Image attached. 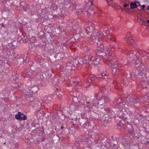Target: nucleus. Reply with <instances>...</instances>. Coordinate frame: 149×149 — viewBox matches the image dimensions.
Segmentation results:
<instances>
[{
	"instance_id": "nucleus-1",
	"label": "nucleus",
	"mask_w": 149,
	"mask_h": 149,
	"mask_svg": "<svg viewBox=\"0 0 149 149\" xmlns=\"http://www.w3.org/2000/svg\"><path fill=\"white\" fill-rule=\"evenodd\" d=\"M86 25V26H84V29L87 34H89L87 36L88 38L91 37V36H92L93 33H94V36L97 35L100 37H103L106 35L108 37V38L111 40L115 41V36L112 35H110L109 32L107 30V27L105 28L104 31L101 29L100 33L98 32L97 30L93 28V25L91 22H88Z\"/></svg>"
},
{
	"instance_id": "nucleus-2",
	"label": "nucleus",
	"mask_w": 149,
	"mask_h": 149,
	"mask_svg": "<svg viewBox=\"0 0 149 149\" xmlns=\"http://www.w3.org/2000/svg\"><path fill=\"white\" fill-rule=\"evenodd\" d=\"M99 95H100L99 93H97L93 99L87 98L85 100L84 104L85 107L89 109L88 111H90L94 106L97 105L100 103L106 104L109 101L110 98L108 96L102 95L100 98H98Z\"/></svg>"
},
{
	"instance_id": "nucleus-3",
	"label": "nucleus",
	"mask_w": 149,
	"mask_h": 149,
	"mask_svg": "<svg viewBox=\"0 0 149 149\" xmlns=\"http://www.w3.org/2000/svg\"><path fill=\"white\" fill-rule=\"evenodd\" d=\"M112 50L110 47L106 49V52H104L101 50H99L96 53V56L92 57L90 58L91 64H93L95 65L99 63L100 60L103 59L104 62H105V61L108 59H111L112 57L110 56V54L109 55V52ZM113 51V50H111Z\"/></svg>"
},
{
	"instance_id": "nucleus-4",
	"label": "nucleus",
	"mask_w": 149,
	"mask_h": 149,
	"mask_svg": "<svg viewBox=\"0 0 149 149\" xmlns=\"http://www.w3.org/2000/svg\"><path fill=\"white\" fill-rule=\"evenodd\" d=\"M117 61L115 59H112V57L111 59H108L107 61H105V62L109 66L113 68L112 70L113 74H118L119 70L121 69H123L122 68L119 66H116V65H114L113 64L112 62L114 63Z\"/></svg>"
},
{
	"instance_id": "nucleus-5",
	"label": "nucleus",
	"mask_w": 149,
	"mask_h": 149,
	"mask_svg": "<svg viewBox=\"0 0 149 149\" xmlns=\"http://www.w3.org/2000/svg\"><path fill=\"white\" fill-rule=\"evenodd\" d=\"M121 101V99L120 98H118L114 101V103L116 105L115 106V108H118L119 110L122 111L124 109L125 110L124 108L125 106L124 105V103H122Z\"/></svg>"
},
{
	"instance_id": "nucleus-6",
	"label": "nucleus",
	"mask_w": 149,
	"mask_h": 149,
	"mask_svg": "<svg viewBox=\"0 0 149 149\" xmlns=\"http://www.w3.org/2000/svg\"><path fill=\"white\" fill-rule=\"evenodd\" d=\"M139 56V54L137 53L136 51H132L131 52V53L129 54L130 57V60H129L130 62L129 63H133L134 60H135V58H136V60H140V57Z\"/></svg>"
},
{
	"instance_id": "nucleus-7",
	"label": "nucleus",
	"mask_w": 149,
	"mask_h": 149,
	"mask_svg": "<svg viewBox=\"0 0 149 149\" xmlns=\"http://www.w3.org/2000/svg\"><path fill=\"white\" fill-rule=\"evenodd\" d=\"M74 63L77 65L79 64H90V59L88 58V57H85V58L83 59L82 58H79V59H76L73 61Z\"/></svg>"
},
{
	"instance_id": "nucleus-8",
	"label": "nucleus",
	"mask_w": 149,
	"mask_h": 149,
	"mask_svg": "<svg viewBox=\"0 0 149 149\" xmlns=\"http://www.w3.org/2000/svg\"><path fill=\"white\" fill-rule=\"evenodd\" d=\"M128 98V97L126 98V101L127 103V104L131 107H134L135 108V104L139 102V99H132L129 100Z\"/></svg>"
},
{
	"instance_id": "nucleus-9",
	"label": "nucleus",
	"mask_w": 149,
	"mask_h": 149,
	"mask_svg": "<svg viewBox=\"0 0 149 149\" xmlns=\"http://www.w3.org/2000/svg\"><path fill=\"white\" fill-rule=\"evenodd\" d=\"M65 4H66L64 6V8L71 9H75L77 8L76 4L74 3H72L71 1H70L69 3L67 2V3H65Z\"/></svg>"
},
{
	"instance_id": "nucleus-10",
	"label": "nucleus",
	"mask_w": 149,
	"mask_h": 149,
	"mask_svg": "<svg viewBox=\"0 0 149 149\" xmlns=\"http://www.w3.org/2000/svg\"><path fill=\"white\" fill-rule=\"evenodd\" d=\"M136 68L137 70H138L139 71L141 72V73L139 74V75H142V70L143 69L145 68V65H144L143 64L141 63V61H139V62L137 63L136 65Z\"/></svg>"
},
{
	"instance_id": "nucleus-11",
	"label": "nucleus",
	"mask_w": 149,
	"mask_h": 149,
	"mask_svg": "<svg viewBox=\"0 0 149 149\" xmlns=\"http://www.w3.org/2000/svg\"><path fill=\"white\" fill-rule=\"evenodd\" d=\"M36 72H34L32 73L30 71L26 70L23 74V76L25 77H34L36 75Z\"/></svg>"
},
{
	"instance_id": "nucleus-12",
	"label": "nucleus",
	"mask_w": 149,
	"mask_h": 149,
	"mask_svg": "<svg viewBox=\"0 0 149 149\" xmlns=\"http://www.w3.org/2000/svg\"><path fill=\"white\" fill-rule=\"evenodd\" d=\"M137 22L139 23L141 25L144 24L145 22V21L143 18L142 15L139 14L137 16Z\"/></svg>"
},
{
	"instance_id": "nucleus-13",
	"label": "nucleus",
	"mask_w": 149,
	"mask_h": 149,
	"mask_svg": "<svg viewBox=\"0 0 149 149\" xmlns=\"http://www.w3.org/2000/svg\"><path fill=\"white\" fill-rule=\"evenodd\" d=\"M102 38L100 37H97L95 39V41L97 43V46L99 47H100L101 48H102Z\"/></svg>"
},
{
	"instance_id": "nucleus-14",
	"label": "nucleus",
	"mask_w": 149,
	"mask_h": 149,
	"mask_svg": "<svg viewBox=\"0 0 149 149\" xmlns=\"http://www.w3.org/2000/svg\"><path fill=\"white\" fill-rule=\"evenodd\" d=\"M127 38L126 40V41L128 43H130L131 45L135 46V43L134 40L132 39V38L130 36H128L127 37Z\"/></svg>"
},
{
	"instance_id": "nucleus-15",
	"label": "nucleus",
	"mask_w": 149,
	"mask_h": 149,
	"mask_svg": "<svg viewBox=\"0 0 149 149\" xmlns=\"http://www.w3.org/2000/svg\"><path fill=\"white\" fill-rule=\"evenodd\" d=\"M84 50H85V54L88 55L90 54L93 51V50L90 49V48L87 47H86L84 48Z\"/></svg>"
},
{
	"instance_id": "nucleus-16",
	"label": "nucleus",
	"mask_w": 149,
	"mask_h": 149,
	"mask_svg": "<svg viewBox=\"0 0 149 149\" xmlns=\"http://www.w3.org/2000/svg\"><path fill=\"white\" fill-rule=\"evenodd\" d=\"M60 11H61V13H59L58 14L59 16L61 17L60 18L62 19L64 16L66 15L65 13V10H60Z\"/></svg>"
},
{
	"instance_id": "nucleus-17",
	"label": "nucleus",
	"mask_w": 149,
	"mask_h": 149,
	"mask_svg": "<svg viewBox=\"0 0 149 149\" xmlns=\"http://www.w3.org/2000/svg\"><path fill=\"white\" fill-rule=\"evenodd\" d=\"M91 123H90V122H87L84 123L83 125L84 126V127L88 129L89 128H91L92 127V125L91 124Z\"/></svg>"
},
{
	"instance_id": "nucleus-18",
	"label": "nucleus",
	"mask_w": 149,
	"mask_h": 149,
	"mask_svg": "<svg viewBox=\"0 0 149 149\" xmlns=\"http://www.w3.org/2000/svg\"><path fill=\"white\" fill-rule=\"evenodd\" d=\"M101 76L102 77H100V78L102 77L104 79H107L108 78V76L107 75V72L106 71H105V72L102 73L101 74Z\"/></svg>"
},
{
	"instance_id": "nucleus-19",
	"label": "nucleus",
	"mask_w": 149,
	"mask_h": 149,
	"mask_svg": "<svg viewBox=\"0 0 149 149\" xmlns=\"http://www.w3.org/2000/svg\"><path fill=\"white\" fill-rule=\"evenodd\" d=\"M130 6L131 8L133 9L134 8H136L137 7V6L136 4V2H131L130 3Z\"/></svg>"
},
{
	"instance_id": "nucleus-20",
	"label": "nucleus",
	"mask_w": 149,
	"mask_h": 149,
	"mask_svg": "<svg viewBox=\"0 0 149 149\" xmlns=\"http://www.w3.org/2000/svg\"><path fill=\"white\" fill-rule=\"evenodd\" d=\"M38 36L40 39L44 38L45 37V35L42 32H40L38 34Z\"/></svg>"
},
{
	"instance_id": "nucleus-21",
	"label": "nucleus",
	"mask_w": 149,
	"mask_h": 149,
	"mask_svg": "<svg viewBox=\"0 0 149 149\" xmlns=\"http://www.w3.org/2000/svg\"><path fill=\"white\" fill-rule=\"evenodd\" d=\"M105 87V86L104 85H102V86H100V91L101 92H104V91L106 89Z\"/></svg>"
},
{
	"instance_id": "nucleus-22",
	"label": "nucleus",
	"mask_w": 149,
	"mask_h": 149,
	"mask_svg": "<svg viewBox=\"0 0 149 149\" xmlns=\"http://www.w3.org/2000/svg\"><path fill=\"white\" fill-rule=\"evenodd\" d=\"M108 113L109 116V118H115L118 117V116H115L114 113H110L109 112Z\"/></svg>"
},
{
	"instance_id": "nucleus-23",
	"label": "nucleus",
	"mask_w": 149,
	"mask_h": 149,
	"mask_svg": "<svg viewBox=\"0 0 149 149\" xmlns=\"http://www.w3.org/2000/svg\"><path fill=\"white\" fill-rule=\"evenodd\" d=\"M74 38L76 41L80 40V38H79L80 35L78 34H76L74 36Z\"/></svg>"
},
{
	"instance_id": "nucleus-24",
	"label": "nucleus",
	"mask_w": 149,
	"mask_h": 149,
	"mask_svg": "<svg viewBox=\"0 0 149 149\" xmlns=\"http://www.w3.org/2000/svg\"><path fill=\"white\" fill-rule=\"evenodd\" d=\"M36 40V38L34 36L32 37L30 39L29 41L31 42L34 43Z\"/></svg>"
},
{
	"instance_id": "nucleus-25",
	"label": "nucleus",
	"mask_w": 149,
	"mask_h": 149,
	"mask_svg": "<svg viewBox=\"0 0 149 149\" xmlns=\"http://www.w3.org/2000/svg\"><path fill=\"white\" fill-rule=\"evenodd\" d=\"M95 79V77L93 75H91L89 77L88 79L90 80L91 81H93Z\"/></svg>"
},
{
	"instance_id": "nucleus-26",
	"label": "nucleus",
	"mask_w": 149,
	"mask_h": 149,
	"mask_svg": "<svg viewBox=\"0 0 149 149\" xmlns=\"http://www.w3.org/2000/svg\"><path fill=\"white\" fill-rule=\"evenodd\" d=\"M133 10H122V11H125L131 14H132Z\"/></svg>"
},
{
	"instance_id": "nucleus-27",
	"label": "nucleus",
	"mask_w": 149,
	"mask_h": 149,
	"mask_svg": "<svg viewBox=\"0 0 149 149\" xmlns=\"http://www.w3.org/2000/svg\"><path fill=\"white\" fill-rule=\"evenodd\" d=\"M87 116V115L84 113H82L81 115L82 118L84 119H87L88 118Z\"/></svg>"
},
{
	"instance_id": "nucleus-28",
	"label": "nucleus",
	"mask_w": 149,
	"mask_h": 149,
	"mask_svg": "<svg viewBox=\"0 0 149 149\" xmlns=\"http://www.w3.org/2000/svg\"><path fill=\"white\" fill-rule=\"evenodd\" d=\"M20 114H16L15 115V118L16 119L20 120L21 119V117L20 116Z\"/></svg>"
},
{
	"instance_id": "nucleus-29",
	"label": "nucleus",
	"mask_w": 149,
	"mask_h": 149,
	"mask_svg": "<svg viewBox=\"0 0 149 149\" xmlns=\"http://www.w3.org/2000/svg\"><path fill=\"white\" fill-rule=\"evenodd\" d=\"M49 97L48 96H46L43 99V100L45 103L47 102V100L48 99Z\"/></svg>"
},
{
	"instance_id": "nucleus-30",
	"label": "nucleus",
	"mask_w": 149,
	"mask_h": 149,
	"mask_svg": "<svg viewBox=\"0 0 149 149\" xmlns=\"http://www.w3.org/2000/svg\"><path fill=\"white\" fill-rule=\"evenodd\" d=\"M104 111H105L106 112L109 113L110 112V110L109 109H108L107 108H105L104 109Z\"/></svg>"
},
{
	"instance_id": "nucleus-31",
	"label": "nucleus",
	"mask_w": 149,
	"mask_h": 149,
	"mask_svg": "<svg viewBox=\"0 0 149 149\" xmlns=\"http://www.w3.org/2000/svg\"><path fill=\"white\" fill-rule=\"evenodd\" d=\"M10 52H12V54H11V53H10L9 55H10L11 56H15V54H14L15 52L13 50H12V49L11 50Z\"/></svg>"
},
{
	"instance_id": "nucleus-32",
	"label": "nucleus",
	"mask_w": 149,
	"mask_h": 149,
	"mask_svg": "<svg viewBox=\"0 0 149 149\" xmlns=\"http://www.w3.org/2000/svg\"><path fill=\"white\" fill-rule=\"evenodd\" d=\"M27 118L26 116V115H24L23 117L21 118V120H26Z\"/></svg>"
},
{
	"instance_id": "nucleus-33",
	"label": "nucleus",
	"mask_w": 149,
	"mask_h": 149,
	"mask_svg": "<svg viewBox=\"0 0 149 149\" xmlns=\"http://www.w3.org/2000/svg\"><path fill=\"white\" fill-rule=\"evenodd\" d=\"M123 6L125 8H127V7H129V4H125Z\"/></svg>"
},
{
	"instance_id": "nucleus-34",
	"label": "nucleus",
	"mask_w": 149,
	"mask_h": 149,
	"mask_svg": "<svg viewBox=\"0 0 149 149\" xmlns=\"http://www.w3.org/2000/svg\"><path fill=\"white\" fill-rule=\"evenodd\" d=\"M18 113L19 114H20V115L19 116H20L21 117V118H22L21 117L22 116H23V115H24L23 113H22L21 112H18Z\"/></svg>"
},
{
	"instance_id": "nucleus-35",
	"label": "nucleus",
	"mask_w": 149,
	"mask_h": 149,
	"mask_svg": "<svg viewBox=\"0 0 149 149\" xmlns=\"http://www.w3.org/2000/svg\"><path fill=\"white\" fill-rule=\"evenodd\" d=\"M74 84L76 85L79 84V82L78 81H75L74 82Z\"/></svg>"
},
{
	"instance_id": "nucleus-36",
	"label": "nucleus",
	"mask_w": 149,
	"mask_h": 149,
	"mask_svg": "<svg viewBox=\"0 0 149 149\" xmlns=\"http://www.w3.org/2000/svg\"><path fill=\"white\" fill-rule=\"evenodd\" d=\"M129 127H131V132H132V130H133V128L132 127L131 125H129Z\"/></svg>"
},
{
	"instance_id": "nucleus-37",
	"label": "nucleus",
	"mask_w": 149,
	"mask_h": 149,
	"mask_svg": "<svg viewBox=\"0 0 149 149\" xmlns=\"http://www.w3.org/2000/svg\"><path fill=\"white\" fill-rule=\"evenodd\" d=\"M145 7V6L144 5H143L141 6V9H144Z\"/></svg>"
},
{
	"instance_id": "nucleus-38",
	"label": "nucleus",
	"mask_w": 149,
	"mask_h": 149,
	"mask_svg": "<svg viewBox=\"0 0 149 149\" xmlns=\"http://www.w3.org/2000/svg\"><path fill=\"white\" fill-rule=\"evenodd\" d=\"M89 10H87V11H86V12H87V13H89H89H90V11H91V12H92L93 11V10H90V11H88Z\"/></svg>"
},
{
	"instance_id": "nucleus-39",
	"label": "nucleus",
	"mask_w": 149,
	"mask_h": 149,
	"mask_svg": "<svg viewBox=\"0 0 149 149\" xmlns=\"http://www.w3.org/2000/svg\"><path fill=\"white\" fill-rule=\"evenodd\" d=\"M90 86V85H85V84H84V87L85 88H87L88 87H89V86Z\"/></svg>"
},
{
	"instance_id": "nucleus-40",
	"label": "nucleus",
	"mask_w": 149,
	"mask_h": 149,
	"mask_svg": "<svg viewBox=\"0 0 149 149\" xmlns=\"http://www.w3.org/2000/svg\"><path fill=\"white\" fill-rule=\"evenodd\" d=\"M147 9H149V6H147Z\"/></svg>"
},
{
	"instance_id": "nucleus-41",
	"label": "nucleus",
	"mask_w": 149,
	"mask_h": 149,
	"mask_svg": "<svg viewBox=\"0 0 149 149\" xmlns=\"http://www.w3.org/2000/svg\"><path fill=\"white\" fill-rule=\"evenodd\" d=\"M23 62H26V60L25 59H23Z\"/></svg>"
},
{
	"instance_id": "nucleus-42",
	"label": "nucleus",
	"mask_w": 149,
	"mask_h": 149,
	"mask_svg": "<svg viewBox=\"0 0 149 149\" xmlns=\"http://www.w3.org/2000/svg\"><path fill=\"white\" fill-rule=\"evenodd\" d=\"M61 129H62L64 128V127L63 126H62L61 127Z\"/></svg>"
},
{
	"instance_id": "nucleus-43",
	"label": "nucleus",
	"mask_w": 149,
	"mask_h": 149,
	"mask_svg": "<svg viewBox=\"0 0 149 149\" xmlns=\"http://www.w3.org/2000/svg\"><path fill=\"white\" fill-rule=\"evenodd\" d=\"M147 22L149 24V20H147Z\"/></svg>"
},
{
	"instance_id": "nucleus-44",
	"label": "nucleus",
	"mask_w": 149,
	"mask_h": 149,
	"mask_svg": "<svg viewBox=\"0 0 149 149\" xmlns=\"http://www.w3.org/2000/svg\"><path fill=\"white\" fill-rule=\"evenodd\" d=\"M99 142H96L97 143H98Z\"/></svg>"
},
{
	"instance_id": "nucleus-45",
	"label": "nucleus",
	"mask_w": 149,
	"mask_h": 149,
	"mask_svg": "<svg viewBox=\"0 0 149 149\" xmlns=\"http://www.w3.org/2000/svg\"><path fill=\"white\" fill-rule=\"evenodd\" d=\"M13 79H14V80H15V79H15L14 78H13Z\"/></svg>"
},
{
	"instance_id": "nucleus-46",
	"label": "nucleus",
	"mask_w": 149,
	"mask_h": 149,
	"mask_svg": "<svg viewBox=\"0 0 149 149\" xmlns=\"http://www.w3.org/2000/svg\"><path fill=\"white\" fill-rule=\"evenodd\" d=\"M77 120V119H76V118H75V119H74V120Z\"/></svg>"
},
{
	"instance_id": "nucleus-47",
	"label": "nucleus",
	"mask_w": 149,
	"mask_h": 149,
	"mask_svg": "<svg viewBox=\"0 0 149 149\" xmlns=\"http://www.w3.org/2000/svg\"><path fill=\"white\" fill-rule=\"evenodd\" d=\"M71 120H73V119L72 118Z\"/></svg>"
},
{
	"instance_id": "nucleus-48",
	"label": "nucleus",
	"mask_w": 149,
	"mask_h": 149,
	"mask_svg": "<svg viewBox=\"0 0 149 149\" xmlns=\"http://www.w3.org/2000/svg\"><path fill=\"white\" fill-rule=\"evenodd\" d=\"M148 54H146V56H147Z\"/></svg>"
},
{
	"instance_id": "nucleus-49",
	"label": "nucleus",
	"mask_w": 149,
	"mask_h": 149,
	"mask_svg": "<svg viewBox=\"0 0 149 149\" xmlns=\"http://www.w3.org/2000/svg\"><path fill=\"white\" fill-rule=\"evenodd\" d=\"M36 87L38 89V87Z\"/></svg>"
},
{
	"instance_id": "nucleus-50",
	"label": "nucleus",
	"mask_w": 149,
	"mask_h": 149,
	"mask_svg": "<svg viewBox=\"0 0 149 149\" xmlns=\"http://www.w3.org/2000/svg\"><path fill=\"white\" fill-rule=\"evenodd\" d=\"M60 28V26H59V28Z\"/></svg>"
},
{
	"instance_id": "nucleus-51",
	"label": "nucleus",
	"mask_w": 149,
	"mask_h": 149,
	"mask_svg": "<svg viewBox=\"0 0 149 149\" xmlns=\"http://www.w3.org/2000/svg\"><path fill=\"white\" fill-rule=\"evenodd\" d=\"M77 15H78V14H79L77 13Z\"/></svg>"
},
{
	"instance_id": "nucleus-52",
	"label": "nucleus",
	"mask_w": 149,
	"mask_h": 149,
	"mask_svg": "<svg viewBox=\"0 0 149 149\" xmlns=\"http://www.w3.org/2000/svg\"><path fill=\"white\" fill-rule=\"evenodd\" d=\"M77 10L78 11V10Z\"/></svg>"
},
{
	"instance_id": "nucleus-53",
	"label": "nucleus",
	"mask_w": 149,
	"mask_h": 149,
	"mask_svg": "<svg viewBox=\"0 0 149 149\" xmlns=\"http://www.w3.org/2000/svg\"><path fill=\"white\" fill-rule=\"evenodd\" d=\"M82 141H84V140L83 141V139H82Z\"/></svg>"
}]
</instances>
